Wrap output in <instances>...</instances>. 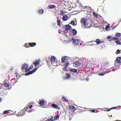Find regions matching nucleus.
Instances as JSON below:
<instances>
[{"instance_id":"nucleus-1","label":"nucleus","mask_w":121,"mask_h":121,"mask_svg":"<svg viewBox=\"0 0 121 121\" xmlns=\"http://www.w3.org/2000/svg\"><path fill=\"white\" fill-rule=\"evenodd\" d=\"M107 39H109L110 41L116 40L115 41V43L117 45H121V42L119 41V39L118 38H117L115 37H111V36H109L107 37Z\"/></svg>"},{"instance_id":"nucleus-2","label":"nucleus","mask_w":121,"mask_h":121,"mask_svg":"<svg viewBox=\"0 0 121 121\" xmlns=\"http://www.w3.org/2000/svg\"><path fill=\"white\" fill-rule=\"evenodd\" d=\"M29 65L27 64L24 63L22 65L21 70L25 69V71L27 72L29 70V69L27 68L28 67Z\"/></svg>"},{"instance_id":"nucleus-3","label":"nucleus","mask_w":121,"mask_h":121,"mask_svg":"<svg viewBox=\"0 0 121 121\" xmlns=\"http://www.w3.org/2000/svg\"><path fill=\"white\" fill-rule=\"evenodd\" d=\"M84 26L86 28H89L90 27L89 26L91 25L90 24V21L89 19H87L86 18L85 22L84 24Z\"/></svg>"},{"instance_id":"nucleus-4","label":"nucleus","mask_w":121,"mask_h":121,"mask_svg":"<svg viewBox=\"0 0 121 121\" xmlns=\"http://www.w3.org/2000/svg\"><path fill=\"white\" fill-rule=\"evenodd\" d=\"M69 64V62L67 61L64 64V66L63 68V70L66 71L67 70V67Z\"/></svg>"},{"instance_id":"nucleus-5","label":"nucleus","mask_w":121,"mask_h":121,"mask_svg":"<svg viewBox=\"0 0 121 121\" xmlns=\"http://www.w3.org/2000/svg\"><path fill=\"white\" fill-rule=\"evenodd\" d=\"M38 69V68H35L32 71H29V72H28L27 74L26 75H29L30 74H31L34 73L36 70H37V69Z\"/></svg>"},{"instance_id":"nucleus-6","label":"nucleus","mask_w":121,"mask_h":121,"mask_svg":"<svg viewBox=\"0 0 121 121\" xmlns=\"http://www.w3.org/2000/svg\"><path fill=\"white\" fill-rule=\"evenodd\" d=\"M71 39L72 40H73V43L75 45H77L79 44V41L78 40L75 39L73 38H72Z\"/></svg>"},{"instance_id":"nucleus-7","label":"nucleus","mask_w":121,"mask_h":121,"mask_svg":"<svg viewBox=\"0 0 121 121\" xmlns=\"http://www.w3.org/2000/svg\"><path fill=\"white\" fill-rule=\"evenodd\" d=\"M40 60V59H36L35 61L33 63V64L35 65V67L37 66L39 64V61Z\"/></svg>"},{"instance_id":"nucleus-8","label":"nucleus","mask_w":121,"mask_h":121,"mask_svg":"<svg viewBox=\"0 0 121 121\" xmlns=\"http://www.w3.org/2000/svg\"><path fill=\"white\" fill-rule=\"evenodd\" d=\"M83 9H84V11H87L89 12V11H90L91 9V7H90L84 6L83 8Z\"/></svg>"},{"instance_id":"nucleus-9","label":"nucleus","mask_w":121,"mask_h":121,"mask_svg":"<svg viewBox=\"0 0 121 121\" xmlns=\"http://www.w3.org/2000/svg\"><path fill=\"white\" fill-rule=\"evenodd\" d=\"M67 57H68V56H63L61 59V61L62 63H64L65 62L66 58Z\"/></svg>"},{"instance_id":"nucleus-10","label":"nucleus","mask_w":121,"mask_h":121,"mask_svg":"<svg viewBox=\"0 0 121 121\" xmlns=\"http://www.w3.org/2000/svg\"><path fill=\"white\" fill-rule=\"evenodd\" d=\"M95 42L97 44L101 43H104V41H100L99 39H96Z\"/></svg>"},{"instance_id":"nucleus-11","label":"nucleus","mask_w":121,"mask_h":121,"mask_svg":"<svg viewBox=\"0 0 121 121\" xmlns=\"http://www.w3.org/2000/svg\"><path fill=\"white\" fill-rule=\"evenodd\" d=\"M116 61L118 63H121V57H119L117 58L116 60L115 61V64L116 63Z\"/></svg>"},{"instance_id":"nucleus-12","label":"nucleus","mask_w":121,"mask_h":121,"mask_svg":"<svg viewBox=\"0 0 121 121\" xmlns=\"http://www.w3.org/2000/svg\"><path fill=\"white\" fill-rule=\"evenodd\" d=\"M51 107H53L55 108L59 109L60 108L59 107H58V106L55 104H52Z\"/></svg>"},{"instance_id":"nucleus-13","label":"nucleus","mask_w":121,"mask_h":121,"mask_svg":"<svg viewBox=\"0 0 121 121\" xmlns=\"http://www.w3.org/2000/svg\"><path fill=\"white\" fill-rule=\"evenodd\" d=\"M39 104L41 106H43L45 104L44 101L43 99H41L39 100Z\"/></svg>"},{"instance_id":"nucleus-14","label":"nucleus","mask_w":121,"mask_h":121,"mask_svg":"<svg viewBox=\"0 0 121 121\" xmlns=\"http://www.w3.org/2000/svg\"><path fill=\"white\" fill-rule=\"evenodd\" d=\"M74 64L75 65V67H77L79 66L81 64L79 61H76L74 62Z\"/></svg>"},{"instance_id":"nucleus-15","label":"nucleus","mask_w":121,"mask_h":121,"mask_svg":"<svg viewBox=\"0 0 121 121\" xmlns=\"http://www.w3.org/2000/svg\"><path fill=\"white\" fill-rule=\"evenodd\" d=\"M56 58L54 56H52L50 58L51 61L52 62H54L56 61Z\"/></svg>"},{"instance_id":"nucleus-16","label":"nucleus","mask_w":121,"mask_h":121,"mask_svg":"<svg viewBox=\"0 0 121 121\" xmlns=\"http://www.w3.org/2000/svg\"><path fill=\"white\" fill-rule=\"evenodd\" d=\"M71 32L73 33V35H75L77 33V31L75 29H72L71 30Z\"/></svg>"},{"instance_id":"nucleus-17","label":"nucleus","mask_w":121,"mask_h":121,"mask_svg":"<svg viewBox=\"0 0 121 121\" xmlns=\"http://www.w3.org/2000/svg\"><path fill=\"white\" fill-rule=\"evenodd\" d=\"M86 19L84 18H82L81 20V22L82 24H83L84 25Z\"/></svg>"},{"instance_id":"nucleus-18","label":"nucleus","mask_w":121,"mask_h":121,"mask_svg":"<svg viewBox=\"0 0 121 121\" xmlns=\"http://www.w3.org/2000/svg\"><path fill=\"white\" fill-rule=\"evenodd\" d=\"M56 7L55 5H50V6H48L47 8V9H52Z\"/></svg>"},{"instance_id":"nucleus-19","label":"nucleus","mask_w":121,"mask_h":121,"mask_svg":"<svg viewBox=\"0 0 121 121\" xmlns=\"http://www.w3.org/2000/svg\"><path fill=\"white\" fill-rule=\"evenodd\" d=\"M4 85L5 87H7V89L8 90L10 89L11 88V86H10L11 88H10L9 87V85L7 82H5L4 84Z\"/></svg>"},{"instance_id":"nucleus-20","label":"nucleus","mask_w":121,"mask_h":121,"mask_svg":"<svg viewBox=\"0 0 121 121\" xmlns=\"http://www.w3.org/2000/svg\"><path fill=\"white\" fill-rule=\"evenodd\" d=\"M71 28V26L69 25H66L65 29L66 30H69Z\"/></svg>"},{"instance_id":"nucleus-21","label":"nucleus","mask_w":121,"mask_h":121,"mask_svg":"<svg viewBox=\"0 0 121 121\" xmlns=\"http://www.w3.org/2000/svg\"><path fill=\"white\" fill-rule=\"evenodd\" d=\"M28 107L26 108V111H28V112H30L31 111L30 110V111H28V109H31V108H32L33 107V106L32 105H31L29 106L28 105Z\"/></svg>"},{"instance_id":"nucleus-22","label":"nucleus","mask_w":121,"mask_h":121,"mask_svg":"<svg viewBox=\"0 0 121 121\" xmlns=\"http://www.w3.org/2000/svg\"><path fill=\"white\" fill-rule=\"evenodd\" d=\"M70 71L71 72H74L75 73H77V69L73 68L70 69Z\"/></svg>"},{"instance_id":"nucleus-23","label":"nucleus","mask_w":121,"mask_h":121,"mask_svg":"<svg viewBox=\"0 0 121 121\" xmlns=\"http://www.w3.org/2000/svg\"><path fill=\"white\" fill-rule=\"evenodd\" d=\"M68 16L66 15H64L62 17V19L64 21H65L68 19Z\"/></svg>"},{"instance_id":"nucleus-24","label":"nucleus","mask_w":121,"mask_h":121,"mask_svg":"<svg viewBox=\"0 0 121 121\" xmlns=\"http://www.w3.org/2000/svg\"><path fill=\"white\" fill-rule=\"evenodd\" d=\"M29 44H30V47H33L35 46L36 45V43H29Z\"/></svg>"},{"instance_id":"nucleus-25","label":"nucleus","mask_w":121,"mask_h":121,"mask_svg":"<svg viewBox=\"0 0 121 121\" xmlns=\"http://www.w3.org/2000/svg\"><path fill=\"white\" fill-rule=\"evenodd\" d=\"M44 10L43 9H40L38 11V13H39L40 14L43 13Z\"/></svg>"},{"instance_id":"nucleus-26","label":"nucleus","mask_w":121,"mask_h":121,"mask_svg":"<svg viewBox=\"0 0 121 121\" xmlns=\"http://www.w3.org/2000/svg\"><path fill=\"white\" fill-rule=\"evenodd\" d=\"M66 77L65 78L66 79H69L70 77V74L68 73H66Z\"/></svg>"},{"instance_id":"nucleus-27","label":"nucleus","mask_w":121,"mask_h":121,"mask_svg":"<svg viewBox=\"0 0 121 121\" xmlns=\"http://www.w3.org/2000/svg\"><path fill=\"white\" fill-rule=\"evenodd\" d=\"M70 24L74 26H75L77 25V23H75L74 21H72L71 22Z\"/></svg>"},{"instance_id":"nucleus-28","label":"nucleus","mask_w":121,"mask_h":121,"mask_svg":"<svg viewBox=\"0 0 121 121\" xmlns=\"http://www.w3.org/2000/svg\"><path fill=\"white\" fill-rule=\"evenodd\" d=\"M65 12L64 10H62L60 11V15H63L64 14Z\"/></svg>"},{"instance_id":"nucleus-29","label":"nucleus","mask_w":121,"mask_h":121,"mask_svg":"<svg viewBox=\"0 0 121 121\" xmlns=\"http://www.w3.org/2000/svg\"><path fill=\"white\" fill-rule=\"evenodd\" d=\"M25 47L28 48L30 47V44L29 43H26L25 44Z\"/></svg>"},{"instance_id":"nucleus-30","label":"nucleus","mask_w":121,"mask_h":121,"mask_svg":"<svg viewBox=\"0 0 121 121\" xmlns=\"http://www.w3.org/2000/svg\"><path fill=\"white\" fill-rule=\"evenodd\" d=\"M66 99V98L64 96H62V98L61 99L63 101H65V100Z\"/></svg>"},{"instance_id":"nucleus-31","label":"nucleus","mask_w":121,"mask_h":121,"mask_svg":"<svg viewBox=\"0 0 121 121\" xmlns=\"http://www.w3.org/2000/svg\"><path fill=\"white\" fill-rule=\"evenodd\" d=\"M57 25L59 26H60V20H57Z\"/></svg>"},{"instance_id":"nucleus-32","label":"nucleus","mask_w":121,"mask_h":121,"mask_svg":"<svg viewBox=\"0 0 121 121\" xmlns=\"http://www.w3.org/2000/svg\"><path fill=\"white\" fill-rule=\"evenodd\" d=\"M116 36L118 37H119L121 36V34L118 33H117Z\"/></svg>"},{"instance_id":"nucleus-33","label":"nucleus","mask_w":121,"mask_h":121,"mask_svg":"<svg viewBox=\"0 0 121 121\" xmlns=\"http://www.w3.org/2000/svg\"><path fill=\"white\" fill-rule=\"evenodd\" d=\"M10 111V110H6L4 111L3 112V113L4 114H7L9 113V112Z\"/></svg>"},{"instance_id":"nucleus-34","label":"nucleus","mask_w":121,"mask_h":121,"mask_svg":"<svg viewBox=\"0 0 121 121\" xmlns=\"http://www.w3.org/2000/svg\"><path fill=\"white\" fill-rule=\"evenodd\" d=\"M51 117L52 118L50 119H48L47 121H54L53 117Z\"/></svg>"},{"instance_id":"nucleus-35","label":"nucleus","mask_w":121,"mask_h":121,"mask_svg":"<svg viewBox=\"0 0 121 121\" xmlns=\"http://www.w3.org/2000/svg\"><path fill=\"white\" fill-rule=\"evenodd\" d=\"M59 117V116H57L55 117H54V120H56L58 119Z\"/></svg>"},{"instance_id":"nucleus-36","label":"nucleus","mask_w":121,"mask_h":121,"mask_svg":"<svg viewBox=\"0 0 121 121\" xmlns=\"http://www.w3.org/2000/svg\"><path fill=\"white\" fill-rule=\"evenodd\" d=\"M93 15L95 17H97V15L96 14L95 11H93Z\"/></svg>"},{"instance_id":"nucleus-37","label":"nucleus","mask_w":121,"mask_h":121,"mask_svg":"<svg viewBox=\"0 0 121 121\" xmlns=\"http://www.w3.org/2000/svg\"><path fill=\"white\" fill-rule=\"evenodd\" d=\"M116 107H112V108H110V109H109L107 110V111H109L111 110L112 109H115L116 108Z\"/></svg>"},{"instance_id":"nucleus-38","label":"nucleus","mask_w":121,"mask_h":121,"mask_svg":"<svg viewBox=\"0 0 121 121\" xmlns=\"http://www.w3.org/2000/svg\"><path fill=\"white\" fill-rule=\"evenodd\" d=\"M109 26L108 25H107L106 26V27L105 28V29L106 30H108V29H109Z\"/></svg>"},{"instance_id":"nucleus-39","label":"nucleus","mask_w":121,"mask_h":121,"mask_svg":"<svg viewBox=\"0 0 121 121\" xmlns=\"http://www.w3.org/2000/svg\"><path fill=\"white\" fill-rule=\"evenodd\" d=\"M116 54H119L120 53V50L118 49L116 52Z\"/></svg>"},{"instance_id":"nucleus-40","label":"nucleus","mask_w":121,"mask_h":121,"mask_svg":"<svg viewBox=\"0 0 121 121\" xmlns=\"http://www.w3.org/2000/svg\"><path fill=\"white\" fill-rule=\"evenodd\" d=\"M99 75L101 76H103L104 75V73H100L98 74Z\"/></svg>"},{"instance_id":"nucleus-41","label":"nucleus","mask_w":121,"mask_h":121,"mask_svg":"<svg viewBox=\"0 0 121 121\" xmlns=\"http://www.w3.org/2000/svg\"><path fill=\"white\" fill-rule=\"evenodd\" d=\"M74 108V106L72 105H70L69 107V108L71 109H73V108Z\"/></svg>"},{"instance_id":"nucleus-42","label":"nucleus","mask_w":121,"mask_h":121,"mask_svg":"<svg viewBox=\"0 0 121 121\" xmlns=\"http://www.w3.org/2000/svg\"><path fill=\"white\" fill-rule=\"evenodd\" d=\"M33 67V65H31L30 66V67L29 68H28V69H29L30 70V69L32 68Z\"/></svg>"},{"instance_id":"nucleus-43","label":"nucleus","mask_w":121,"mask_h":121,"mask_svg":"<svg viewBox=\"0 0 121 121\" xmlns=\"http://www.w3.org/2000/svg\"><path fill=\"white\" fill-rule=\"evenodd\" d=\"M90 111L92 112H95V109L91 110Z\"/></svg>"},{"instance_id":"nucleus-44","label":"nucleus","mask_w":121,"mask_h":121,"mask_svg":"<svg viewBox=\"0 0 121 121\" xmlns=\"http://www.w3.org/2000/svg\"><path fill=\"white\" fill-rule=\"evenodd\" d=\"M15 74H16V75L17 77V76L18 75V73L17 72H15Z\"/></svg>"},{"instance_id":"nucleus-45","label":"nucleus","mask_w":121,"mask_h":121,"mask_svg":"<svg viewBox=\"0 0 121 121\" xmlns=\"http://www.w3.org/2000/svg\"><path fill=\"white\" fill-rule=\"evenodd\" d=\"M73 110H76V109L74 107V108H73Z\"/></svg>"},{"instance_id":"nucleus-46","label":"nucleus","mask_w":121,"mask_h":121,"mask_svg":"<svg viewBox=\"0 0 121 121\" xmlns=\"http://www.w3.org/2000/svg\"><path fill=\"white\" fill-rule=\"evenodd\" d=\"M116 26H114L113 28H112V29H115V28L116 27Z\"/></svg>"},{"instance_id":"nucleus-47","label":"nucleus","mask_w":121,"mask_h":121,"mask_svg":"<svg viewBox=\"0 0 121 121\" xmlns=\"http://www.w3.org/2000/svg\"><path fill=\"white\" fill-rule=\"evenodd\" d=\"M2 99L1 98H0V103Z\"/></svg>"},{"instance_id":"nucleus-48","label":"nucleus","mask_w":121,"mask_h":121,"mask_svg":"<svg viewBox=\"0 0 121 121\" xmlns=\"http://www.w3.org/2000/svg\"><path fill=\"white\" fill-rule=\"evenodd\" d=\"M91 42H94V43H95V41H91Z\"/></svg>"},{"instance_id":"nucleus-49","label":"nucleus","mask_w":121,"mask_h":121,"mask_svg":"<svg viewBox=\"0 0 121 121\" xmlns=\"http://www.w3.org/2000/svg\"><path fill=\"white\" fill-rule=\"evenodd\" d=\"M16 82H15V81L14 82H13L14 84H13V85H14Z\"/></svg>"},{"instance_id":"nucleus-50","label":"nucleus","mask_w":121,"mask_h":121,"mask_svg":"<svg viewBox=\"0 0 121 121\" xmlns=\"http://www.w3.org/2000/svg\"><path fill=\"white\" fill-rule=\"evenodd\" d=\"M120 53H121V50H120Z\"/></svg>"},{"instance_id":"nucleus-51","label":"nucleus","mask_w":121,"mask_h":121,"mask_svg":"<svg viewBox=\"0 0 121 121\" xmlns=\"http://www.w3.org/2000/svg\"><path fill=\"white\" fill-rule=\"evenodd\" d=\"M103 45V47H105V45Z\"/></svg>"},{"instance_id":"nucleus-52","label":"nucleus","mask_w":121,"mask_h":121,"mask_svg":"<svg viewBox=\"0 0 121 121\" xmlns=\"http://www.w3.org/2000/svg\"><path fill=\"white\" fill-rule=\"evenodd\" d=\"M68 32V31H66V33H67Z\"/></svg>"},{"instance_id":"nucleus-53","label":"nucleus","mask_w":121,"mask_h":121,"mask_svg":"<svg viewBox=\"0 0 121 121\" xmlns=\"http://www.w3.org/2000/svg\"><path fill=\"white\" fill-rule=\"evenodd\" d=\"M22 71H24V70H22Z\"/></svg>"},{"instance_id":"nucleus-54","label":"nucleus","mask_w":121,"mask_h":121,"mask_svg":"<svg viewBox=\"0 0 121 121\" xmlns=\"http://www.w3.org/2000/svg\"><path fill=\"white\" fill-rule=\"evenodd\" d=\"M22 112V111H21V112Z\"/></svg>"}]
</instances>
